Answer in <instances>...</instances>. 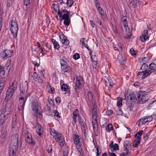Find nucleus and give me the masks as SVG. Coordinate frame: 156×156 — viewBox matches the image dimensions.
I'll return each mask as SVG.
<instances>
[{
    "mask_svg": "<svg viewBox=\"0 0 156 156\" xmlns=\"http://www.w3.org/2000/svg\"><path fill=\"white\" fill-rule=\"evenodd\" d=\"M147 95L145 92L140 91L130 94L127 96L126 100L128 104H131L133 102L137 101V103L142 104L148 100Z\"/></svg>",
    "mask_w": 156,
    "mask_h": 156,
    "instance_id": "f257e3e1",
    "label": "nucleus"
},
{
    "mask_svg": "<svg viewBox=\"0 0 156 156\" xmlns=\"http://www.w3.org/2000/svg\"><path fill=\"white\" fill-rule=\"evenodd\" d=\"M51 134H53V137L56 141L58 143L60 146L62 147L64 146L65 141L64 136L62 134L59 132H57L54 130L53 131L50 132Z\"/></svg>",
    "mask_w": 156,
    "mask_h": 156,
    "instance_id": "f03ea898",
    "label": "nucleus"
},
{
    "mask_svg": "<svg viewBox=\"0 0 156 156\" xmlns=\"http://www.w3.org/2000/svg\"><path fill=\"white\" fill-rule=\"evenodd\" d=\"M17 84V82L14 81L9 87L6 92V99L10 100L12 98L14 92L16 90Z\"/></svg>",
    "mask_w": 156,
    "mask_h": 156,
    "instance_id": "7ed1b4c3",
    "label": "nucleus"
},
{
    "mask_svg": "<svg viewBox=\"0 0 156 156\" xmlns=\"http://www.w3.org/2000/svg\"><path fill=\"white\" fill-rule=\"evenodd\" d=\"M60 60L61 69L62 71L64 72L70 73L72 71L71 67L67 62L63 59H61Z\"/></svg>",
    "mask_w": 156,
    "mask_h": 156,
    "instance_id": "20e7f679",
    "label": "nucleus"
},
{
    "mask_svg": "<svg viewBox=\"0 0 156 156\" xmlns=\"http://www.w3.org/2000/svg\"><path fill=\"white\" fill-rule=\"evenodd\" d=\"M153 119V117L152 115L144 116L138 120L137 122V124L138 123V125H139L145 124L146 122L151 121Z\"/></svg>",
    "mask_w": 156,
    "mask_h": 156,
    "instance_id": "39448f33",
    "label": "nucleus"
},
{
    "mask_svg": "<svg viewBox=\"0 0 156 156\" xmlns=\"http://www.w3.org/2000/svg\"><path fill=\"white\" fill-rule=\"evenodd\" d=\"M13 51L6 49L2 51L0 54L1 58L2 59H6L11 57L12 55Z\"/></svg>",
    "mask_w": 156,
    "mask_h": 156,
    "instance_id": "423d86ee",
    "label": "nucleus"
},
{
    "mask_svg": "<svg viewBox=\"0 0 156 156\" xmlns=\"http://www.w3.org/2000/svg\"><path fill=\"white\" fill-rule=\"evenodd\" d=\"M83 81V78L80 76H77L76 77V81L75 84L74 89L75 91L77 92L80 89L81 85V82Z\"/></svg>",
    "mask_w": 156,
    "mask_h": 156,
    "instance_id": "0eeeda50",
    "label": "nucleus"
},
{
    "mask_svg": "<svg viewBox=\"0 0 156 156\" xmlns=\"http://www.w3.org/2000/svg\"><path fill=\"white\" fill-rule=\"evenodd\" d=\"M25 101L26 100H24V98H22V97L19 98L18 108L20 111L21 112V113H23L24 105Z\"/></svg>",
    "mask_w": 156,
    "mask_h": 156,
    "instance_id": "6e6552de",
    "label": "nucleus"
},
{
    "mask_svg": "<svg viewBox=\"0 0 156 156\" xmlns=\"http://www.w3.org/2000/svg\"><path fill=\"white\" fill-rule=\"evenodd\" d=\"M19 136L17 134H14L11 136V140L12 143H13L14 145L13 147H18V140Z\"/></svg>",
    "mask_w": 156,
    "mask_h": 156,
    "instance_id": "1a4fd4ad",
    "label": "nucleus"
},
{
    "mask_svg": "<svg viewBox=\"0 0 156 156\" xmlns=\"http://www.w3.org/2000/svg\"><path fill=\"white\" fill-rule=\"evenodd\" d=\"M92 124L93 130L96 136L98 135V128L97 119L92 120Z\"/></svg>",
    "mask_w": 156,
    "mask_h": 156,
    "instance_id": "9d476101",
    "label": "nucleus"
},
{
    "mask_svg": "<svg viewBox=\"0 0 156 156\" xmlns=\"http://www.w3.org/2000/svg\"><path fill=\"white\" fill-rule=\"evenodd\" d=\"M83 142H82L81 141H80V142L76 144V147L78 150L80 154L82 156H83L84 154V152L82 149V147L83 146Z\"/></svg>",
    "mask_w": 156,
    "mask_h": 156,
    "instance_id": "9b49d317",
    "label": "nucleus"
},
{
    "mask_svg": "<svg viewBox=\"0 0 156 156\" xmlns=\"http://www.w3.org/2000/svg\"><path fill=\"white\" fill-rule=\"evenodd\" d=\"M148 33V31L147 30H144V31L142 36L140 37L142 41L144 42L147 39H148L149 37Z\"/></svg>",
    "mask_w": 156,
    "mask_h": 156,
    "instance_id": "f8f14e48",
    "label": "nucleus"
},
{
    "mask_svg": "<svg viewBox=\"0 0 156 156\" xmlns=\"http://www.w3.org/2000/svg\"><path fill=\"white\" fill-rule=\"evenodd\" d=\"M28 82L27 81H25L24 83H21L20 84V91H23L25 93V91H27L28 89Z\"/></svg>",
    "mask_w": 156,
    "mask_h": 156,
    "instance_id": "ddd939ff",
    "label": "nucleus"
},
{
    "mask_svg": "<svg viewBox=\"0 0 156 156\" xmlns=\"http://www.w3.org/2000/svg\"><path fill=\"white\" fill-rule=\"evenodd\" d=\"M9 116L1 113L0 114V129L2 127L3 124L5 122L6 120L9 117Z\"/></svg>",
    "mask_w": 156,
    "mask_h": 156,
    "instance_id": "4468645a",
    "label": "nucleus"
},
{
    "mask_svg": "<svg viewBox=\"0 0 156 156\" xmlns=\"http://www.w3.org/2000/svg\"><path fill=\"white\" fill-rule=\"evenodd\" d=\"M35 128L37 134L41 136L42 134V126L39 123H37L36 125Z\"/></svg>",
    "mask_w": 156,
    "mask_h": 156,
    "instance_id": "2eb2a0df",
    "label": "nucleus"
},
{
    "mask_svg": "<svg viewBox=\"0 0 156 156\" xmlns=\"http://www.w3.org/2000/svg\"><path fill=\"white\" fill-rule=\"evenodd\" d=\"M18 147H12V148H10L9 150V156H16V153Z\"/></svg>",
    "mask_w": 156,
    "mask_h": 156,
    "instance_id": "dca6fc26",
    "label": "nucleus"
},
{
    "mask_svg": "<svg viewBox=\"0 0 156 156\" xmlns=\"http://www.w3.org/2000/svg\"><path fill=\"white\" fill-rule=\"evenodd\" d=\"M121 16V17L122 20L123 22V24L125 28H126V27H127V28L128 27V29H129V27L128 25V23L126 21L127 17L126 14L125 13H122V14Z\"/></svg>",
    "mask_w": 156,
    "mask_h": 156,
    "instance_id": "f3484780",
    "label": "nucleus"
},
{
    "mask_svg": "<svg viewBox=\"0 0 156 156\" xmlns=\"http://www.w3.org/2000/svg\"><path fill=\"white\" fill-rule=\"evenodd\" d=\"M18 30V27H11L10 28V30L14 38H15L17 37Z\"/></svg>",
    "mask_w": 156,
    "mask_h": 156,
    "instance_id": "a211bd4d",
    "label": "nucleus"
},
{
    "mask_svg": "<svg viewBox=\"0 0 156 156\" xmlns=\"http://www.w3.org/2000/svg\"><path fill=\"white\" fill-rule=\"evenodd\" d=\"M12 127L13 128H17L19 126V124L16 118V115L12 119Z\"/></svg>",
    "mask_w": 156,
    "mask_h": 156,
    "instance_id": "6ab92c4d",
    "label": "nucleus"
},
{
    "mask_svg": "<svg viewBox=\"0 0 156 156\" xmlns=\"http://www.w3.org/2000/svg\"><path fill=\"white\" fill-rule=\"evenodd\" d=\"M118 58L119 61L120 62V63H121V61H122L123 64H124V62L125 61L126 59L125 54L122 52L119 53V54L118 55Z\"/></svg>",
    "mask_w": 156,
    "mask_h": 156,
    "instance_id": "aec40b11",
    "label": "nucleus"
},
{
    "mask_svg": "<svg viewBox=\"0 0 156 156\" xmlns=\"http://www.w3.org/2000/svg\"><path fill=\"white\" fill-rule=\"evenodd\" d=\"M11 111V110L10 109L8 110L5 107L1 110V113L6 115V117H7V116H10Z\"/></svg>",
    "mask_w": 156,
    "mask_h": 156,
    "instance_id": "412c9836",
    "label": "nucleus"
},
{
    "mask_svg": "<svg viewBox=\"0 0 156 156\" xmlns=\"http://www.w3.org/2000/svg\"><path fill=\"white\" fill-rule=\"evenodd\" d=\"M53 10L56 12L58 11V14L59 15V17L62 16V14L61 11H59V7L58 5L54 4H53Z\"/></svg>",
    "mask_w": 156,
    "mask_h": 156,
    "instance_id": "4be33fe9",
    "label": "nucleus"
},
{
    "mask_svg": "<svg viewBox=\"0 0 156 156\" xmlns=\"http://www.w3.org/2000/svg\"><path fill=\"white\" fill-rule=\"evenodd\" d=\"M25 140L27 143L31 144L33 146H34L35 144V142L33 140V139L31 135H30V136H28L26 138Z\"/></svg>",
    "mask_w": 156,
    "mask_h": 156,
    "instance_id": "5701e85b",
    "label": "nucleus"
},
{
    "mask_svg": "<svg viewBox=\"0 0 156 156\" xmlns=\"http://www.w3.org/2000/svg\"><path fill=\"white\" fill-rule=\"evenodd\" d=\"M73 137L75 144L80 142V140L81 139V137L78 135L74 134L73 135Z\"/></svg>",
    "mask_w": 156,
    "mask_h": 156,
    "instance_id": "b1692460",
    "label": "nucleus"
},
{
    "mask_svg": "<svg viewBox=\"0 0 156 156\" xmlns=\"http://www.w3.org/2000/svg\"><path fill=\"white\" fill-rule=\"evenodd\" d=\"M148 69L150 72L153 73L156 70V65L154 63H152L150 64L149 68Z\"/></svg>",
    "mask_w": 156,
    "mask_h": 156,
    "instance_id": "393cba45",
    "label": "nucleus"
},
{
    "mask_svg": "<svg viewBox=\"0 0 156 156\" xmlns=\"http://www.w3.org/2000/svg\"><path fill=\"white\" fill-rule=\"evenodd\" d=\"M9 72L8 71H6L3 69L0 71V77H3L6 78L8 76Z\"/></svg>",
    "mask_w": 156,
    "mask_h": 156,
    "instance_id": "a878e982",
    "label": "nucleus"
},
{
    "mask_svg": "<svg viewBox=\"0 0 156 156\" xmlns=\"http://www.w3.org/2000/svg\"><path fill=\"white\" fill-rule=\"evenodd\" d=\"M126 30V35L124 36L125 38H126L127 39H129L131 37V34L129 30V29H128V28L126 27L125 28Z\"/></svg>",
    "mask_w": 156,
    "mask_h": 156,
    "instance_id": "bb28decb",
    "label": "nucleus"
},
{
    "mask_svg": "<svg viewBox=\"0 0 156 156\" xmlns=\"http://www.w3.org/2000/svg\"><path fill=\"white\" fill-rule=\"evenodd\" d=\"M32 106V109L34 111H35L36 112H38V104L36 102H33Z\"/></svg>",
    "mask_w": 156,
    "mask_h": 156,
    "instance_id": "cd10ccee",
    "label": "nucleus"
},
{
    "mask_svg": "<svg viewBox=\"0 0 156 156\" xmlns=\"http://www.w3.org/2000/svg\"><path fill=\"white\" fill-rule=\"evenodd\" d=\"M11 60H8L5 66L6 69H4L6 70V71H8L9 73L11 67Z\"/></svg>",
    "mask_w": 156,
    "mask_h": 156,
    "instance_id": "c85d7f7f",
    "label": "nucleus"
},
{
    "mask_svg": "<svg viewBox=\"0 0 156 156\" xmlns=\"http://www.w3.org/2000/svg\"><path fill=\"white\" fill-rule=\"evenodd\" d=\"M6 99L5 98V100ZM6 103L5 105V107L8 110L10 109L11 110V107L12 105V102L11 101H9V100H7L6 99Z\"/></svg>",
    "mask_w": 156,
    "mask_h": 156,
    "instance_id": "c756f323",
    "label": "nucleus"
},
{
    "mask_svg": "<svg viewBox=\"0 0 156 156\" xmlns=\"http://www.w3.org/2000/svg\"><path fill=\"white\" fill-rule=\"evenodd\" d=\"M111 151L112 152H113L115 151H118L119 150V146L117 144H115L112 146H111Z\"/></svg>",
    "mask_w": 156,
    "mask_h": 156,
    "instance_id": "7c9ffc66",
    "label": "nucleus"
},
{
    "mask_svg": "<svg viewBox=\"0 0 156 156\" xmlns=\"http://www.w3.org/2000/svg\"><path fill=\"white\" fill-rule=\"evenodd\" d=\"M51 41L53 43L54 48L58 50L60 48V46L58 43L57 42L55 39H51Z\"/></svg>",
    "mask_w": 156,
    "mask_h": 156,
    "instance_id": "2f4dec72",
    "label": "nucleus"
},
{
    "mask_svg": "<svg viewBox=\"0 0 156 156\" xmlns=\"http://www.w3.org/2000/svg\"><path fill=\"white\" fill-rule=\"evenodd\" d=\"M129 4L132 7L135 8L137 6L136 0H129Z\"/></svg>",
    "mask_w": 156,
    "mask_h": 156,
    "instance_id": "473e14b6",
    "label": "nucleus"
},
{
    "mask_svg": "<svg viewBox=\"0 0 156 156\" xmlns=\"http://www.w3.org/2000/svg\"><path fill=\"white\" fill-rule=\"evenodd\" d=\"M140 139H135L133 143V146L135 148L137 147L140 144Z\"/></svg>",
    "mask_w": 156,
    "mask_h": 156,
    "instance_id": "72a5a7b5",
    "label": "nucleus"
},
{
    "mask_svg": "<svg viewBox=\"0 0 156 156\" xmlns=\"http://www.w3.org/2000/svg\"><path fill=\"white\" fill-rule=\"evenodd\" d=\"M144 75H143V79H144L146 78L147 76H149L151 73H152L150 72V71L148 70L145 69L144 70Z\"/></svg>",
    "mask_w": 156,
    "mask_h": 156,
    "instance_id": "f704fd0d",
    "label": "nucleus"
},
{
    "mask_svg": "<svg viewBox=\"0 0 156 156\" xmlns=\"http://www.w3.org/2000/svg\"><path fill=\"white\" fill-rule=\"evenodd\" d=\"M87 96L88 99L90 102H91L93 101V96L91 92L89 91L88 93Z\"/></svg>",
    "mask_w": 156,
    "mask_h": 156,
    "instance_id": "c9c22d12",
    "label": "nucleus"
},
{
    "mask_svg": "<svg viewBox=\"0 0 156 156\" xmlns=\"http://www.w3.org/2000/svg\"><path fill=\"white\" fill-rule=\"evenodd\" d=\"M7 135V130L6 129H4L2 133L1 137L2 139H4L6 138Z\"/></svg>",
    "mask_w": 156,
    "mask_h": 156,
    "instance_id": "e433bc0d",
    "label": "nucleus"
},
{
    "mask_svg": "<svg viewBox=\"0 0 156 156\" xmlns=\"http://www.w3.org/2000/svg\"><path fill=\"white\" fill-rule=\"evenodd\" d=\"M131 146V143L130 141L126 140L124 143V147H129Z\"/></svg>",
    "mask_w": 156,
    "mask_h": 156,
    "instance_id": "4c0bfd02",
    "label": "nucleus"
},
{
    "mask_svg": "<svg viewBox=\"0 0 156 156\" xmlns=\"http://www.w3.org/2000/svg\"><path fill=\"white\" fill-rule=\"evenodd\" d=\"M106 129L107 132H110L111 130L113 129V126L112 124H108L106 127Z\"/></svg>",
    "mask_w": 156,
    "mask_h": 156,
    "instance_id": "58836bf2",
    "label": "nucleus"
},
{
    "mask_svg": "<svg viewBox=\"0 0 156 156\" xmlns=\"http://www.w3.org/2000/svg\"><path fill=\"white\" fill-rule=\"evenodd\" d=\"M69 13H65L63 15H62V16L60 17H61V20H62L65 19H70L69 16Z\"/></svg>",
    "mask_w": 156,
    "mask_h": 156,
    "instance_id": "ea45409f",
    "label": "nucleus"
},
{
    "mask_svg": "<svg viewBox=\"0 0 156 156\" xmlns=\"http://www.w3.org/2000/svg\"><path fill=\"white\" fill-rule=\"evenodd\" d=\"M142 130H140L138 131V133L135 135V136L136 137V139H140V140H141L140 136L142 135Z\"/></svg>",
    "mask_w": 156,
    "mask_h": 156,
    "instance_id": "a19ab883",
    "label": "nucleus"
},
{
    "mask_svg": "<svg viewBox=\"0 0 156 156\" xmlns=\"http://www.w3.org/2000/svg\"><path fill=\"white\" fill-rule=\"evenodd\" d=\"M122 99L121 98L118 97V101L117 105L119 107H121L122 105Z\"/></svg>",
    "mask_w": 156,
    "mask_h": 156,
    "instance_id": "79ce46f5",
    "label": "nucleus"
},
{
    "mask_svg": "<svg viewBox=\"0 0 156 156\" xmlns=\"http://www.w3.org/2000/svg\"><path fill=\"white\" fill-rule=\"evenodd\" d=\"M10 25L11 26V27H17L18 26V25H17L15 21L12 20L10 21Z\"/></svg>",
    "mask_w": 156,
    "mask_h": 156,
    "instance_id": "37998d69",
    "label": "nucleus"
},
{
    "mask_svg": "<svg viewBox=\"0 0 156 156\" xmlns=\"http://www.w3.org/2000/svg\"><path fill=\"white\" fill-rule=\"evenodd\" d=\"M115 50H117L118 51H122V47L121 44H119L116 46V47H114Z\"/></svg>",
    "mask_w": 156,
    "mask_h": 156,
    "instance_id": "c03bdc74",
    "label": "nucleus"
},
{
    "mask_svg": "<svg viewBox=\"0 0 156 156\" xmlns=\"http://www.w3.org/2000/svg\"><path fill=\"white\" fill-rule=\"evenodd\" d=\"M68 86L67 84L64 83L61 86V88L62 90L66 91L68 89Z\"/></svg>",
    "mask_w": 156,
    "mask_h": 156,
    "instance_id": "a18cd8bd",
    "label": "nucleus"
},
{
    "mask_svg": "<svg viewBox=\"0 0 156 156\" xmlns=\"http://www.w3.org/2000/svg\"><path fill=\"white\" fill-rule=\"evenodd\" d=\"M20 95L19 96V98H21V97H22V98H24L25 95L27 93V91H25V93L24 92V91H20Z\"/></svg>",
    "mask_w": 156,
    "mask_h": 156,
    "instance_id": "49530a36",
    "label": "nucleus"
},
{
    "mask_svg": "<svg viewBox=\"0 0 156 156\" xmlns=\"http://www.w3.org/2000/svg\"><path fill=\"white\" fill-rule=\"evenodd\" d=\"M73 3V0H67V5L68 7H71Z\"/></svg>",
    "mask_w": 156,
    "mask_h": 156,
    "instance_id": "de8ad7c7",
    "label": "nucleus"
},
{
    "mask_svg": "<svg viewBox=\"0 0 156 156\" xmlns=\"http://www.w3.org/2000/svg\"><path fill=\"white\" fill-rule=\"evenodd\" d=\"M92 120L97 119V112H92Z\"/></svg>",
    "mask_w": 156,
    "mask_h": 156,
    "instance_id": "09e8293b",
    "label": "nucleus"
},
{
    "mask_svg": "<svg viewBox=\"0 0 156 156\" xmlns=\"http://www.w3.org/2000/svg\"><path fill=\"white\" fill-rule=\"evenodd\" d=\"M14 0H7V7H10L12 4Z\"/></svg>",
    "mask_w": 156,
    "mask_h": 156,
    "instance_id": "8fccbe9b",
    "label": "nucleus"
},
{
    "mask_svg": "<svg viewBox=\"0 0 156 156\" xmlns=\"http://www.w3.org/2000/svg\"><path fill=\"white\" fill-rule=\"evenodd\" d=\"M59 38L61 41L62 42L66 38H67L63 34H61L59 36Z\"/></svg>",
    "mask_w": 156,
    "mask_h": 156,
    "instance_id": "3c124183",
    "label": "nucleus"
},
{
    "mask_svg": "<svg viewBox=\"0 0 156 156\" xmlns=\"http://www.w3.org/2000/svg\"><path fill=\"white\" fill-rule=\"evenodd\" d=\"M105 85L106 87H108L110 88V86H111V84L109 83V80L107 79V80H105Z\"/></svg>",
    "mask_w": 156,
    "mask_h": 156,
    "instance_id": "603ef678",
    "label": "nucleus"
},
{
    "mask_svg": "<svg viewBox=\"0 0 156 156\" xmlns=\"http://www.w3.org/2000/svg\"><path fill=\"white\" fill-rule=\"evenodd\" d=\"M62 44L65 45H68L69 44V41L67 39V38L65 39L62 42Z\"/></svg>",
    "mask_w": 156,
    "mask_h": 156,
    "instance_id": "864d4df0",
    "label": "nucleus"
},
{
    "mask_svg": "<svg viewBox=\"0 0 156 156\" xmlns=\"http://www.w3.org/2000/svg\"><path fill=\"white\" fill-rule=\"evenodd\" d=\"M148 68V66L147 65L144 64H143L141 67V69L144 70L145 69H147Z\"/></svg>",
    "mask_w": 156,
    "mask_h": 156,
    "instance_id": "5fc2aeb1",
    "label": "nucleus"
},
{
    "mask_svg": "<svg viewBox=\"0 0 156 156\" xmlns=\"http://www.w3.org/2000/svg\"><path fill=\"white\" fill-rule=\"evenodd\" d=\"M143 75H144V70L142 72H138L137 73V76H139V77H140V76H141V78L142 79H143V78L144 77Z\"/></svg>",
    "mask_w": 156,
    "mask_h": 156,
    "instance_id": "6e6d98bb",
    "label": "nucleus"
},
{
    "mask_svg": "<svg viewBox=\"0 0 156 156\" xmlns=\"http://www.w3.org/2000/svg\"><path fill=\"white\" fill-rule=\"evenodd\" d=\"M73 58L75 59H78L80 58V55L78 53H76L74 55Z\"/></svg>",
    "mask_w": 156,
    "mask_h": 156,
    "instance_id": "4d7b16f0",
    "label": "nucleus"
},
{
    "mask_svg": "<svg viewBox=\"0 0 156 156\" xmlns=\"http://www.w3.org/2000/svg\"><path fill=\"white\" fill-rule=\"evenodd\" d=\"M53 112L54 113V115L56 116L57 118H60V116H59V113L57 111L55 110L53 111Z\"/></svg>",
    "mask_w": 156,
    "mask_h": 156,
    "instance_id": "13d9d810",
    "label": "nucleus"
},
{
    "mask_svg": "<svg viewBox=\"0 0 156 156\" xmlns=\"http://www.w3.org/2000/svg\"><path fill=\"white\" fill-rule=\"evenodd\" d=\"M92 105H93V108L92 110V112H97L96 105L95 104H94L93 105V104Z\"/></svg>",
    "mask_w": 156,
    "mask_h": 156,
    "instance_id": "bf43d9fd",
    "label": "nucleus"
},
{
    "mask_svg": "<svg viewBox=\"0 0 156 156\" xmlns=\"http://www.w3.org/2000/svg\"><path fill=\"white\" fill-rule=\"evenodd\" d=\"M116 112L118 115H122L123 114V112L120 108L117 110Z\"/></svg>",
    "mask_w": 156,
    "mask_h": 156,
    "instance_id": "052dcab7",
    "label": "nucleus"
},
{
    "mask_svg": "<svg viewBox=\"0 0 156 156\" xmlns=\"http://www.w3.org/2000/svg\"><path fill=\"white\" fill-rule=\"evenodd\" d=\"M69 19H65L64 21V23L66 25L68 26L70 23Z\"/></svg>",
    "mask_w": 156,
    "mask_h": 156,
    "instance_id": "680f3d73",
    "label": "nucleus"
},
{
    "mask_svg": "<svg viewBox=\"0 0 156 156\" xmlns=\"http://www.w3.org/2000/svg\"><path fill=\"white\" fill-rule=\"evenodd\" d=\"M32 76L33 77V79L35 80L37 79V78L38 77V74L36 72H34V74Z\"/></svg>",
    "mask_w": 156,
    "mask_h": 156,
    "instance_id": "e2e57ef3",
    "label": "nucleus"
},
{
    "mask_svg": "<svg viewBox=\"0 0 156 156\" xmlns=\"http://www.w3.org/2000/svg\"><path fill=\"white\" fill-rule=\"evenodd\" d=\"M97 8L99 11L100 14L102 16V15H103V12L102 11L101 8L100 7V6L97 7Z\"/></svg>",
    "mask_w": 156,
    "mask_h": 156,
    "instance_id": "0e129e2a",
    "label": "nucleus"
},
{
    "mask_svg": "<svg viewBox=\"0 0 156 156\" xmlns=\"http://www.w3.org/2000/svg\"><path fill=\"white\" fill-rule=\"evenodd\" d=\"M50 89L48 90L49 92L51 94H54L55 93V90L54 88L51 87L50 86H49Z\"/></svg>",
    "mask_w": 156,
    "mask_h": 156,
    "instance_id": "69168bd1",
    "label": "nucleus"
},
{
    "mask_svg": "<svg viewBox=\"0 0 156 156\" xmlns=\"http://www.w3.org/2000/svg\"><path fill=\"white\" fill-rule=\"evenodd\" d=\"M35 113H36V116L37 118H39L40 119L42 118V116L40 113L38 112H36V111H35Z\"/></svg>",
    "mask_w": 156,
    "mask_h": 156,
    "instance_id": "338daca9",
    "label": "nucleus"
},
{
    "mask_svg": "<svg viewBox=\"0 0 156 156\" xmlns=\"http://www.w3.org/2000/svg\"><path fill=\"white\" fill-rule=\"evenodd\" d=\"M96 156H99V154H101V150H99V147H97L96 148Z\"/></svg>",
    "mask_w": 156,
    "mask_h": 156,
    "instance_id": "774afa93",
    "label": "nucleus"
}]
</instances>
